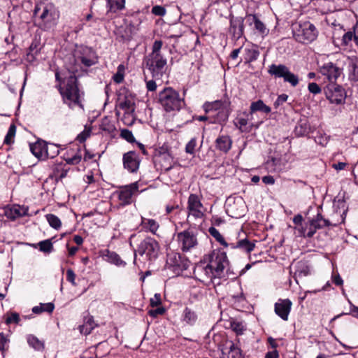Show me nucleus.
<instances>
[{"label":"nucleus","mask_w":358,"mask_h":358,"mask_svg":"<svg viewBox=\"0 0 358 358\" xmlns=\"http://www.w3.org/2000/svg\"><path fill=\"white\" fill-rule=\"evenodd\" d=\"M66 279L68 281L71 282L72 285H76V282H75L76 274L73 272V271L71 268L67 269V271H66Z\"/></svg>","instance_id":"69168bd1"},{"label":"nucleus","mask_w":358,"mask_h":358,"mask_svg":"<svg viewBox=\"0 0 358 358\" xmlns=\"http://www.w3.org/2000/svg\"><path fill=\"white\" fill-rule=\"evenodd\" d=\"M90 136V131L85 129L80 134H79L76 138V140L80 143H84L86 139Z\"/></svg>","instance_id":"e2e57ef3"},{"label":"nucleus","mask_w":358,"mask_h":358,"mask_svg":"<svg viewBox=\"0 0 358 358\" xmlns=\"http://www.w3.org/2000/svg\"><path fill=\"white\" fill-rule=\"evenodd\" d=\"M27 341L30 347L37 351H43L45 348L44 341L39 340L36 336L34 335H28Z\"/></svg>","instance_id":"c756f323"},{"label":"nucleus","mask_w":358,"mask_h":358,"mask_svg":"<svg viewBox=\"0 0 358 358\" xmlns=\"http://www.w3.org/2000/svg\"><path fill=\"white\" fill-rule=\"evenodd\" d=\"M46 220L51 227L58 230L62 226V222L60 219L54 214H47L45 215Z\"/></svg>","instance_id":"58836bf2"},{"label":"nucleus","mask_w":358,"mask_h":358,"mask_svg":"<svg viewBox=\"0 0 358 358\" xmlns=\"http://www.w3.org/2000/svg\"><path fill=\"white\" fill-rule=\"evenodd\" d=\"M124 3L125 0H108L109 10L114 13L122 10L124 7Z\"/></svg>","instance_id":"79ce46f5"},{"label":"nucleus","mask_w":358,"mask_h":358,"mask_svg":"<svg viewBox=\"0 0 358 358\" xmlns=\"http://www.w3.org/2000/svg\"><path fill=\"white\" fill-rule=\"evenodd\" d=\"M134 27L131 24H124L118 27L115 33L122 41H129L134 34Z\"/></svg>","instance_id":"5701e85b"},{"label":"nucleus","mask_w":358,"mask_h":358,"mask_svg":"<svg viewBox=\"0 0 358 358\" xmlns=\"http://www.w3.org/2000/svg\"><path fill=\"white\" fill-rule=\"evenodd\" d=\"M230 29L234 34L241 35L243 29V20H231Z\"/></svg>","instance_id":"ea45409f"},{"label":"nucleus","mask_w":358,"mask_h":358,"mask_svg":"<svg viewBox=\"0 0 358 358\" xmlns=\"http://www.w3.org/2000/svg\"><path fill=\"white\" fill-rule=\"evenodd\" d=\"M234 124L242 132L247 131L248 120L246 118L238 117L236 118Z\"/></svg>","instance_id":"09e8293b"},{"label":"nucleus","mask_w":358,"mask_h":358,"mask_svg":"<svg viewBox=\"0 0 358 358\" xmlns=\"http://www.w3.org/2000/svg\"><path fill=\"white\" fill-rule=\"evenodd\" d=\"M317 229H318L313 224V222L311 220L308 226H306V227H301V229L299 230L301 231V235L302 236L310 238L313 236Z\"/></svg>","instance_id":"a19ab883"},{"label":"nucleus","mask_w":358,"mask_h":358,"mask_svg":"<svg viewBox=\"0 0 358 358\" xmlns=\"http://www.w3.org/2000/svg\"><path fill=\"white\" fill-rule=\"evenodd\" d=\"M292 303L287 299H279L275 303V313L283 320L287 321L291 310Z\"/></svg>","instance_id":"aec40b11"},{"label":"nucleus","mask_w":358,"mask_h":358,"mask_svg":"<svg viewBox=\"0 0 358 358\" xmlns=\"http://www.w3.org/2000/svg\"><path fill=\"white\" fill-rule=\"evenodd\" d=\"M308 89L310 93L314 94H317L321 92L320 87L315 83H309Z\"/></svg>","instance_id":"680f3d73"},{"label":"nucleus","mask_w":358,"mask_h":358,"mask_svg":"<svg viewBox=\"0 0 358 358\" xmlns=\"http://www.w3.org/2000/svg\"><path fill=\"white\" fill-rule=\"evenodd\" d=\"M232 145V140L227 135L219 136L215 141V147L217 150L224 153L229 152Z\"/></svg>","instance_id":"a878e982"},{"label":"nucleus","mask_w":358,"mask_h":358,"mask_svg":"<svg viewBox=\"0 0 358 358\" xmlns=\"http://www.w3.org/2000/svg\"><path fill=\"white\" fill-rule=\"evenodd\" d=\"M161 150L159 157V162L162 163V169L164 171H169L173 167V157L167 152L166 148L162 147Z\"/></svg>","instance_id":"393cba45"},{"label":"nucleus","mask_w":358,"mask_h":358,"mask_svg":"<svg viewBox=\"0 0 358 358\" xmlns=\"http://www.w3.org/2000/svg\"><path fill=\"white\" fill-rule=\"evenodd\" d=\"M178 246L183 252H187L198 245L196 234L192 229L184 230L175 234Z\"/></svg>","instance_id":"9b49d317"},{"label":"nucleus","mask_w":358,"mask_h":358,"mask_svg":"<svg viewBox=\"0 0 358 358\" xmlns=\"http://www.w3.org/2000/svg\"><path fill=\"white\" fill-rule=\"evenodd\" d=\"M219 358H245L243 350L238 343L225 340L218 345Z\"/></svg>","instance_id":"f8f14e48"},{"label":"nucleus","mask_w":358,"mask_h":358,"mask_svg":"<svg viewBox=\"0 0 358 358\" xmlns=\"http://www.w3.org/2000/svg\"><path fill=\"white\" fill-rule=\"evenodd\" d=\"M120 136L122 138L125 139L129 143H132L135 141V138L132 134V132L127 129H124L121 131Z\"/></svg>","instance_id":"603ef678"},{"label":"nucleus","mask_w":358,"mask_h":358,"mask_svg":"<svg viewBox=\"0 0 358 358\" xmlns=\"http://www.w3.org/2000/svg\"><path fill=\"white\" fill-rule=\"evenodd\" d=\"M259 52L255 48H245L244 50V61L245 63H250L257 59Z\"/></svg>","instance_id":"72a5a7b5"},{"label":"nucleus","mask_w":358,"mask_h":358,"mask_svg":"<svg viewBox=\"0 0 358 358\" xmlns=\"http://www.w3.org/2000/svg\"><path fill=\"white\" fill-rule=\"evenodd\" d=\"M255 242H256V241H250L248 238H245L238 240L235 243H230L229 246L231 248H234V249L238 248L243 252L250 253L255 248Z\"/></svg>","instance_id":"b1692460"},{"label":"nucleus","mask_w":358,"mask_h":358,"mask_svg":"<svg viewBox=\"0 0 358 358\" xmlns=\"http://www.w3.org/2000/svg\"><path fill=\"white\" fill-rule=\"evenodd\" d=\"M326 97L332 103L341 104L344 102L345 94L341 86L336 83H329L324 88Z\"/></svg>","instance_id":"ddd939ff"},{"label":"nucleus","mask_w":358,"mask_h":358,"mask_svg":"<svg viewBox=\"0 0 358 358\" xmlns=\"http://www.w3.org/2000/svg\"><path fill=\"white\" fill-rule=\"evenodd\" d=\"M82 149L78 148L76 152L73 153V150H70L66 153V157L64 158L68 164L76 165L79 164L83 157Z\"/></svg>","instance_id":"bb28decb"},{"label":"nucleus","mask_w":358,"mask_h":358,"mask_svg":"<svg viewBox=\"0 0 358 358\" xmlns=\"http://www.w3.org/2000/svg\"><path fill=\"white\" fill-rule=\"evenodd\" d=\"M182 320L189 325H193L197 320V315L193 310L186 307L182 313Z\"/></svg>","instance_id":"7c9ffc66"},{"label":"nucleus","mask_w":358,"mask_h":358,"mask_svg":"<svg viewBox=\"0 0 358 358\" xmlns=\"http://www.w3.org/2000/svg\"><path fill=\"white\" fill-rule=\"evenodd\" d=\"M228 265L226 252L213 250L195 265L193 273L195 278L204 285H216L220 284V280L224 276V271Z\"/></svg>","instance_id":"f257e3e1"},{"label":"nucleus","mask_w":358,"mask_h":358,"mask_svg":"<svg viewBox=\"0 0 358 358\" xmlns=\"http://www.w3.org/2000/svg\"><path fill=\"white\" fill-rule=\"evenodd\" d=\"M41 251L50 253L53 250V245L50 239L42 241L38 243Z\"/></svg>","instance_id":"a18cd8bd"},{"label":"nucleus","mask_w":358,"mask_h":358,"mask_svg":"<svg viewBox=\"0 0 358 358\" xmlns=\"http://www.w3.org/2000/svg\"><path fill=\"white\" fill-rule=\"evenodd\" d=\"M208 232L221 245L225 247L228 246L227 243L225 241L224 238L217 229H215L213 227H211L209 228Z\"/></svg>","instance_id":"37998d69"},{"label":"nucleus","mask_w":358,"mask_h":358,"mask_svg":"<svg viewBox=\"0 0 358 358\" xmlns=\"http://www.w3.org/2000/svg\"><path fill=\"white\" fill-rule=\"evenodd\" d=\"M268 73L275 78H282L285 83L292 87H296L299 83V76L292 73L285 64H271L268 66Z\"/></svg>","instance_id":"1a4fd4ad"},{"label":"nucleus","mask_w":358,"mask_h":358,"mask_svg":"<svg viewBox=\"0 0 358 358\" xmlns=\"http://www.w3.org/2000/svg\"><path fill=\"white\" fill-rule=\"evenodd\" d=\"M159 245L158 242L151 237L145 238L134 250V260L136 262V255L145 256V259L149 261L155 259L159 254Z\"/></svg>","instance_id":"6e6552de"},{"label":"nucleus","mask_w":358,"mask_h":358,"mask_svg":"<svg viewBox=\"0 0 358 358\" xmlns=\"http://www.w3.org/2000/svg\"><path fill=\"white\" fill-rule=\"evenodd\" d=\"M313 224L317 229H322L329 226H336V224H331L329 220L323 217V216L318 213L315 219L312 220Z\"/></svg>","instance_id":"f704fd0d"},{"label":"nucleus","mask_w":358,"mask_h":358,"mask_svg":"<svg viewBox=\"0 0 358 358\" xmlns=\"http://www.w3.org/2000/svg\"><path fill=\"white\" fill-rule=\"evenodd\" d=\"M296 267L295 274L299 277L306 276L310 273V268L306 262H299Z\"/></svg>","instance_id":"4c0bfd02"},{"label":"nucleus","mask_w":358,"mask_h":358,"mask_svg":"<svg viewBox=\"0 0 358 358\" xmlns=\"http://www.w3.org/2000/svg\"><path fill=\"white\" fill-rule=\"evenodd\" d=\"M40 49L39 42L36 40L33 41L29 48V51L27 54V60L29 62H33L35 60L36 55L38 53Z\"/></svg>","instance_id":"2f4dec72"},{"label":"nucleus","mask_w":358,"mask_h":358,"mask_svg":"<svg viewBox=\"0 0 358 358\" xmlns=\"http://www.w3.org/2000/svg\"><path fill=\"white\" fill-rule=\"evenodd\" d=\"M74 64L69 69L72 73H76L84 67L88 68L97 63L98 59L95 52L88 47H80L73 54Z\"/></svg>","instance_id":"39448f33"},{"label":"nucleus","mask_w":358,"mask_h":358,"mask_svg":"<svg viewBox=\"0 0 358 358\" xmlns=\"http://www.w3.org/2000/svg\"><path fill=\"white\" fill-rule=\"evenodd\" d=\"M352 40L355 41V30L353 31H348L343 34L342 44L344 45H348Z\"/></svg>","instance_id":"8fccbe9b"},{"label":"nucleus","mask_w":358,"mask_h":358,"mask_svg":"<svg viewBox=\"0 0 358 358\" xmlns=\"http://www.w3.org/2000/svg\"><path fill=\"white\" fill-rule=\"evenodd\" d=\"M262 112L266 114L271 113V109L269 106H266L262 100H258L251 103L250 106V112L251 114L256 112Z\"/></svg>","instance_id":"cd10ccee"},{"label":"nucleus","mask_w":358,"mask_h":358,"mask_svg":"<svg viewBox=\"0 0 358 358\" xmlns=\"http://www.w3.org/2000/svg\"><path fill=\"white\" fill-rule=\"evenodd\" d=\"M231 328L237 334H242L244 331V326L242 322L233 321L231 322Z\"/></svg>","instance_id":"864d4df0"},{"label":"nucleus","mask_w":358,"mask_h":358,"mask_svg":"<svg viewBox=\"0 0 358 358\" xmlns=\"http://www.w3.org/2000/svg\"><path fill=\"white\" fill-rule=\"evenodd\" d=\"M293 36L301 43H309L316 39L317 31L310 22L295 24L293 26Z\"/></svg>","instance_id":"0eeeda50"},{"label":"nucleus","mask_w":358,"mask_h":358,"mask_svg":"<svg viewBox=\"0 0 358 358\" xmlns=\"http://www.w3.org/2000/svg\"><path fill=\"white\" fill-rule=\"evenodd\" d=\"M43 312L52 313L55 308L52 303H41Z\"/></svg>","instance_id":"338daca9"},{"label":"nucleus","mask_w":358,"mask_h":358,"mask_svg":"<svg viewBox=\"0 0 358 358\" xmlns=\"http://www.w3.org/2000/svg\"><path fill=\"white\" fill-rule=\"evenodd\" d=\"M105 256H106V260L111 264H114L118 266H124L126 265L125 262H124L120 258L119 255L115 252L107 250L106 255Z\"/></svg>","instance_id":"473e14b6"},{"label":"nucleus","mask_w":358,"mask_h":358,"mask_svg":"<svg viewBox=\"0 0 358 358\" xmlns=\"http://www.w3.org/2000/svg\"><path fill=\"white\" fill-rule=\"evenodd\" d=\"M288 99V96L285 94H282L279 95L276 99V101L274 102V106L275 108H278L280 105H282L283 103L287 101Z\"/></svg>","instance_id":"0e129e2a"},{"label":"nucleus","mask_w":358,"mask_h":358,"mask_svg":"<svg viewBox=\"0 0 358 358\" xmlns=\"http://www.w3.org/2000/svg\"><path fill=\"white\" fill-rule=\"evenodd\" d=\"M124 66L122 65H120L117 67V71L113 76V80L116 83H121L124 80Z\"/></svg>","instance_id":"3c124183"},{"label":"nucleus","mask_w":358,"mask_h":358,"mask_svg":"<svg viewBox=\"0 0 358 358\" xmlns=\"http://www.w3.org/2000/svg\"><path fill=\"white\" fill-rule=\"evenodd\" d=\"M187 209V219L191 216L195 219L202 218L204 215L203 206L199 196L195 194H191L189 196Z\"/></svg>","instance_id":"4468645a"},{"label":"nucleus","mask_w":358,"mask_h":358,"mask_svg":"<svg viewBox=\"0 0 358 358\" xmlns=\"http://www.w3.org/2000/svg\"><path fill=\"white\" fill-rule=\"evenodd\" d=\"M138 192V183L135 182L120 188L117 192L118 199L122 206L129 205L132 203V197Z\"/></svg>","instance_id":"2eb2a0df"},{"label":"nucleus","mask_w":358,"mask_h":358,"mask_svg":"<svg viewBox=\"0 0 358 358\" xmlns=\"http://www.w3.org/2000/svg\"><path fill=\"white\" fill-rule=\"evenodd\" d=\"M58 90L63 103L69 108L73 109L76 107H79L83 109L82 103L83 92L79 89L78 78L75 73H71L69 76L66 77L59 85Z\"/></svg>","instance_id":"f03ea898"},{"label":"nucleus","mask_w":358,"mask_h":358,"mask_svg":"<svg viewBox=\"0 0 358 358\" xmlns=\"http://www.w3.org/2000/svg\"><path fill=\"white\" fill-rule=\"evenodd\" d=\"M246 22L250 25H254V30L259 35L264 37L269 33V29L266 27L264 23L260 20L257 15L255 14H248L245 17Z\"/></svg>","instance_id":"f3484780"},{"label":"nucleus","mask_w":358,"mask_h":358,"mask_svg":"<svg viewBox=\"0 0 358 358\" xmlns=\"http://www.w3.org/2000/svg\"><path fill=\"white\" fill-rule=\"evenodd\" d=\"M162 304L160 294L156 293L150 300V305L152 307H157Z\"/></svg>","instance_id":"bf43d9fd"},{"label":"nucleus","mask_w":358,"mask_h":358,"mask_svg":"<svg viewBox=\"0 0 358 358\" xmlns=\"http://www.w3.org/2000/svg\"><path fill=\"white\" fill-rule=\"evenodd\" d=\"M350 78L352 80L358 81V59H352L350 63Z\"/></svg>","instance_id":"c03bdc74"},{"label":"nucleus","mask_w":358,"mask_h":358,"mask_svg":"<svg viewBox=\"0 0 358 358\" xmlns=\"http://www.w3.org/2000/svg\"><path fill=\"white\" fill-rule=\"evenodd\" d=\"M166 312L165 308L159 306L156 309H152L148 311V315L152 317H157L158 315H162Z\"/></svg>","instance_id":"13d9d810"},{"label":"nucleus","mask_w":358,"mask_h":358,"mask_svg":"<svg viewBox=\"0 0 358 358\" xmlns=\"http://www.w3.org/2000/svg\"><path fill=\"white\" fill-rule=\"evenodd\" d=\"M30 150L40 160L54 158L59 154V150L55 145H48L45 141L41 140L31 144Z\"/></svg>","instance_id":"9d476101"},{"label":"nucleus","mask_w":358,"mask_h":358,"mask_svg":"<svg viewBox=\"0 0 358 358\" xmlns=\"http://www.w3.org/2000/svg\"><path fill=\"white\" fill-rule=\"evenodd\" d=\"M35 24L43 30L55 27L59 17V11L51 3L41 2L34 9Z\"/></svg>","instance_id":"20e7f679"},{"label":"nucleus","mask_w":358,"mask_h":358,"mask_svg":"<svg viewBox=\"0 0 358 358\" xmlns=\"http://www.w3.org/2000/svg\"><path fill=\"white\" fill-rule=\"evenodd\" d=\"M167 264L175 268L176 271H182L188 269L190 262L180 253L171 252L167 256Z\"/></svg>","instance_id":"dca6fc26"},{"label":"nucleus","mask_w":358,"mask_h":358,"mask_svg":"<svg viewBox=\"0 0 358 358\" xmlns=\"http://www.w3.org/2000/svg\"><path fill=\"white\" fill-rule=\"evenodd\" d=\"M350 304V313H342L341 314L336 316L334 320L339 317L341 315H352L353 317L358 318V306H355L353 303H352L351 301H349Z\"/></svg>","instance_id":"5fc2aeb1"},{"label":"nucleus","mask_w":358,"mask_h":358,"mask_svg":"<svg viewBox=\"0 0 358 358\" xmlns=\"http://www.w3.org/2000/svg\"><path fill=\"white\" fill-rule=\"evenodd\" d=\"M27 213V207L19 205H14L5 210L6 216L12 220H14L17 217L24 216Z\"/></svg>","instance_id":"4be33fe9"},{"label":"nucleus","mask_w":358,"mask_h":358,"mask_svg":"<svg viewBox=\"0 0 358 358\" xmlns=\"http://www.w3.org/2000/svg\"><path fill=\"white\" fill-rule=\"evenodd\" d=\"M196 146V138H192L185 146V152L189 154H194Z\"/></svg>","instance_id":"6e6d98bb"},{"label":"nucleus","mask_w":358,"mask_h":358,"mask_svg":"<svg viewBox=\"0 0 358 358\" xmlns=\"http://www.w3.org/2000/svg\"><path fill=\"white\" fill-rule=\"evenodd\" d=\"M139 164L138 155L136 152L129 151L123 155L124 167L129 172H136L138 169Z\"/></svg>","instance_id":"a211bd4d"},{"label":"nucleus","mask_w":358,"mask_h":358,"mask_svg":"<svg viewBox=\"0 0 358 358\" xmlns=\"http://www.w3.org/2000/svg\"><path fill=\"white\" fill-rule=\"evenodd\" d=\"M20 322V316L19 314L17 313H10L8 315V317L6 319V323L7 324H11V323H15L18 324Z\"/></svg>","instance_id":"4d7b16f0"},{"label":"nucleus","mask_w":358,"mask_h":358,"mask_svg":"<svg viewBox=\"0 0 358 358\" xmlns=\"http://www.w3.org/2000/svg\"><path fill=\"white\" fill-rule=\"evenodd\" d=\"M95 327L96 324L94 323L93 317L88 316L85 318L84 324L79 327V329L81 334L88 335L92 332Z\"/></svg>","instance_id":"c85d7f7f"},{"label":"nucleus","mask_w":358,"mask_h":358,"mask_svg":"<svg viewBox=\"0 0 358 358\" xmlns=\"http://www.w3.org/2000/svg\"><path fill=\"white\" fill-rule=\"evenodd\" d=\"M222 106V103L220 101H215L210 103H205L203 105V109L206 113H208L213 110H217L220 109Z\"/></svg>","instance_id":"de8ad7c7"},{"label":"nucleus","mask_w":358,"mask_h":358,"mask_svg":"<svg viewBox=\"0 0 358 358\" xmlns=\"http://www.w3.org/2000/svg\"><path fill=\"white\" fill-rule=\"evenodd\" d=\"M146 87L148 91L154 92L157 89V84L155 80H151L146 82Z\"/></svg>","instance_id":"774afa93"},{"label":"nucleus","mask_w":358,"mask_h":358,"mask_svg":"<svg viewBox=\"0 0 358 358\" xmlns=\"http://www.w3.org/2000/svg\"><path fill=\"white\" fill-rule=\"evenodd\" d=\"M141 224L150 232L153 234H156V231L159 229V224L157 222L153 219H145L142 218Z\"/></svg>","instance_id":"c9c22d12"},{"label":"nucleus","mask_w":358,"mask_h":358,"mask_svg":"<svg viewBox=\"0 0 358 358\" xmlns=\"http://www.w3.org/2000/svg\"><path fill=\"white\" fill-rule=\"evenodd\" d=\"M15 132L16 127L15 126V124H11L4 138V143L7 145H10L11 143H13L14 141L13 138L15 137Z\"/></svg>","instance_id":"49530a36"},{"label":"nucleus","mask_w":358,"mask_h":358,"mask_svg":"<svg viewBox=\"0 0 358 358\" xmlns=\"http://www.w3.org/2000/svg\"><path fill=\"white\" fill-rule=\"evenodd\" d=\"M158 101L166 112L180 110L185 105L184 98L172 87H166L158 94Z\"/></svg>","instance_id":"423d86ee"},{"label":"nucleus","mask_w":358,"mask_h":358,"mask_svg":"<svg viewBox=\"0 0 358 358\" xmlns=\"http://www.w3.org/2000/svg\"><path fill=\"white\" fill-rule=\"evenodd\" d=\"M152 13L157 16H164L166 14V9L161 6H155L152 8Z\"/></svg>","instance_id":"052dcab7"},{"label":"nucleus","mask_w":358,"mask_h":358,"mask_svg":"<svg viewBox=\"0 0 358 358\" xmlns=\"http://www.w3.org/2000/svg\"><path fill=\"white\" fill-rule=\"evenodd\" d=\"M162 41H155L152 45V52L145 59V66L151 73L153 79L160 80L166 73V59L162 55Z\"/></svg>","instance_id":"7ed1b4c3"},{"label":"nucleus","mask_w":358,"mask_h":358,"mask_svg":"<svg viewBox=\"0 0 358 358\" xmlns=\"http://www.w3.org/2000/svg\"><path fill=\"white\" fill-rule=\"evenodd\" d=\"M227 211L231 217L239 218L243 216L245 212V203L241 199H237L233 204L228 205Z\"/></svg>","instance_id":"412c9836"},{"label":"nucleus","mask_w":358,"mask_h":358,"mask_svg":"<svg viewBox=\"0 0 358 358\" xmlns=\"http://www.w3.org/2000/svg\"><path fill=\"white\" fill-rule=\"evenodd\" d=\"M320 73L327 77L329 83H335L340 76L341 70L332 62H328L320 67Z\"/></svg>","instance_id":"6ab92c4d"},{"label":"nucleus","mask_w":358,"mask_h":358,"mask_svg":"<svg viewBox=\"0 0 358 358\" xmlns=\"http://www.w3.org/2000/svg\"><path fill=\"white\" fill-rule=\"evenodd\" d=\"M134 103L131 99L124 97L123 99H119V107L124 110L126 113L134 110Z\"/></svg>","instance_id":"e433bc0d"}]
</instances>
